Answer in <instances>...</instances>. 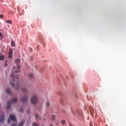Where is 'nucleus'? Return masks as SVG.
Instances as JSON below:
<instances>
[{
  "label": "nucleus",
  "mask_w": 126,
  "mask_h": 126,
  "mask_svg": "<svg viewBox=\"0 0 126 126\" xmlns=\"http://www.w3.org/2000/svg\"><path fill=\"white\" fill-rule=\"evenodd\" d=\"M11 78L12 79V82H10L11 86H12V87H15V86H16V89L17 90H19L20 85L18 84V82H17V79L18 78L17 76H15L14 74H11Z\"/></svg>",
  "instance_id": "obj_1"
},
{
  "label": "nucleus",
  "mask_w": 126,
  "mask_h": 126,
  "mask_svg": "<svg viewBox=\"0 0 126 126\" xmlns=\"http://www.w3.org/2000/svg\"><path fill=\"white\" fill-rule=\"evenodd\" d=\"M31 103H32V104H33V105H36V104L39 103V98L36 95H33L32 98L31 99Z\"/></svg>",
  "instance_id": "obj_2"
},
{
  "label": "nucleus",
  "mask_w": 126,
  "mask_h": 126,
  "mask_svg": "<svg viewBox=\"0 0 126 126\" xmlns=\"http://www.w3.org/2000/svg\"><path fill=\"white\" fill-rule=\"evenodd\" d=\"M18 99L17 97H15L12 99V101H9L7 103V106H6V110H10V105L11 103H17Z\"/></svg>",
  "instance_id": "obj_3"
},
{
  "label": "nucleus",
  "mask_w": 126,
  "mask_h": 126,
  "mask_svg": "<svg viewBox=\"0 0 126 126\" xmlns=\"http://www.w3.org/2000/svg\"><path fill=\"white\" fill-rule=\"evenodd\" d=\"M10 120H11V121H12L13 122H16V118H15V116L12 114H11L9 116V118H8V119L7 123H8V124H10Z\"/></svg>",
  "instance_id": "obj_4"
},
{
  "label": "nucleus",
  "mask_w": 126,
  "mask_h": 126,
  "mask_svg": "<svg viewBox=\"0 0 126 126\" xmlns=\"http://www.w3.org/2000/svg\"><path fill=\"white\" fill-rule=\"evenodd\" d=\"M21 101L22 103H25L28 101V96H26L21 98Z\"/></svg>",
  "instance_id": "obj_5"
},
{
  "label": "nucleus",
  "mask_w": 126,
  "mask_h": 126,
  "mask_svg": "<svg viewBox=\"0 0 126 126\" xmlns=\"http://www.w3.org/2000/svg\"><path fill=\"white\" fill-rule=\"evenodd\" d=\"M9 56L8 58L9 59H12V55L13 54V52L12 51V49L10 48L9 49V51L8 52Z\"/></svg>",
  "instance_id": "obj_6"
},
{
  "label": "nucleus",
  "mask_w": 126,
  "mask_h": 126,
  "mask_svg": "<svg viewBox=\"0 0 126 126\" xmlns=\"http://www.w3.org/2000/svg\"><path fill=\"white\" fill-rule=\"evenodd\" d=\"M4 123V115H2L0 117V123Z\"/></svg>",
  "instance_id": "obj_7"
},
{
  "label": "nucleus",
  "mask_w": 126,
  "mask_h": 126,
  "mask_svg": "<svg viewBox=\"0 0 126 126\" xmlns=\"http://www.w3.org/2000/svg\"><path fill=\"white\" fill-rule=\"evenodd\" d=\"M18 10L19 11V15H23L24 14V10H22V12H21V10H19V9H18Z\"/></svg>",
  "instance_id": "obj_8"
},
{
  "label": "nucleus",
  "mask_w": 126,
  "mask_h": 126,
  "mask_svg": "<svg viewBox=\"0 0 126 126\" xmlns=\"http://www.w3.org/2000/svg\"><path fill=\"white\" fill-rule=\"evenodd\" d=\"M35 118L36 119V120H41V119H42V118L39 117V115L38 114L35 115Z\"/></svg>",
  "instance_id": "obj_9"
},
{
  "label": "nucleus",
  "mask_w": 126,
  "mask_h": 126,
  "mask_svg": "<svg viewBox=\"0 0 126 126\" xmlns=\"http://www.w3.org/2000/svg\"><path fill=\"white\" fill-rule=\"evenodd\" d=\"M11 47H15V42H14V41H11Z\"/></svg>",
  "instance_id": "obj_10"
},
{
  "label": "nucleus",
  "mask_w": 126,
  "mask_h": 126,
  "mask_svg": "<svg viewBox=\"0 0 126 126\" xmlns=\"http://www.w3.org/2000/svg\"><path fill=\"white\" fill-rule=\"evenodd\" d=\"M21 90L24 92L25 93H28V90L26 89H23L22 88Z\"/></svg>",
  "instance_id": "obj_11"
},
{
  "label": "nucleus",
  "mask_w": 126,
  "mask_h": 126,
  "mask_svg": "<svg viewBox=\"0 0 126 126\" xmlns=\"http://www.w3.org/2000/svg\"><path fill=\"white\" fill-rule=\"evenodd\" d=\"M55 120H56V115H51V120L55 121Z\"/></svg>",
  "instance_id": "obj_12"
},
{
  "label": "nucleus",
  "mask_w": 126,
  "mask_h": 126,
  "mask_svg": "<svg viewBox=\"0 0 126 126\" xmlns=\"http://www.w3.org/2000/svg\"><path fill=\"white\" fill-rule=\"evenodd\" d=\"M6 23H8L9 24H12V21L10 20H6Z\"/></svg>",
  "instance_id": "obj_13"
},
{
  "label": "nucleus",
  "mask_w": 126,
  "mask_h": 126,
  "mask_svg": "<svg viewBox=\"0 0 126 126\" xmlns=\"http://www.w3.org/2000/svg\"><path fill=\"white\" fill-rule=\"evenodd\" d=\"M6 92L7 94H9V95H10L11 94V92H10V89H9L6 90Z\"/></svg>",
  "instance_id": "obj_14"
},
{
  "label": "nucleus",
  "mask_w": 126,
  "mask_h": 126,
  "mask_svg": "<svg viewBox=\"0 0 126 126\" xmlns=\"http://www.w3.org/2000/svg\"><path fill=\"white\" fill-rule=\"evenodd\" d=\"M15 62L16 63H20V59H16Z\"/></svg>",
  "instance_id": "obj_15"
},
{
  "label": "nucleus",
  "mask_w": 126,
  "mask_h": 126,
  "mask_svg": "<svg viewBox=\"0 0 126 126\" xmlns=\"http://www.w3.org/2000/svg\"><path fill=\"white\" fill-rule=\"evenodd\" d=\"M4 60V56L0 55V61H3Z\"/></svg>",
  "instance_id": "obj_16"
},
{
  "label": "nucleus",
  "mask_w": 126,
  "mask_h": 126,
  "mask_svg": "<svg viewBox=\"0 0 126 126\" xmlns=\"http://www.w3.org/2000/svg\"><path fill=\"white\" fill-rule=\"evenodd\" d=\"M32 126H39V124H38L37 123H33L32 124Z\"/></svg>",
  "instance_id": "obj_17"
},
{
  "label": "nucleus",
  "mask_w": 126,
  "mask_h": 126,
  "mask_svg": "<svg viewBox=\"0 0 126 126\" xmlns=\"http://www.w3.org/2000/svg\"><path fill=\"white\" fill-rule=\"evenodd\" d=\"M0 39H3V36H2V33L1 32H0Z\"/></svg>",
  "instance_id": "obj_18"
},
{
  "label": "nucleus",
  "mask_w": 126,
  "mask_h": 126,
  "mask_svg": "<svg viewBox=\"0 0 126 126\" xmlns=\"http://www.w3.org/2000/svg\"><path fill=\"white\" fill-rule=\"evenodd\" d=\"M50 102H49V101L46 102V107H49L50 106Z\"/></svg>",
  "instance_id": "obj_19"
},
{
  "label": "nucleus",
  "mask_w": 126,
  "mask_h": 126,
  "mask_svg": "<svg viewBox=\"0 0 126 126\" xmlns=\"http://www.w3.org/2000/svg\"><path fill=\"white\" fill-rule=\"evenodd\" d=\"M61 123L62 125H64L65 124V121L62 120Z\"/></svg>",
  "instance_id": "obj_20"
},
{
  "label": "nucleus",
  "mask_w": 126,
  "mask_h": 126,
  "mask_svg": "<svg viewBox=\"0 0 126 126\" xmlns=\"http://www.w3.org/2000/svg\"><path fill=\"white\" fill-rule=\"evenodd\" d=\"M29 77L32 78L33 77V74H29Z\"/></svg>",
  "instance_id": "obj_21"
},
{
  "label": "nucleus",
  "mask_w": 126,
  "mask_h": 126,
  "mask_svg": "<svg viewBox=\"0 0 126 126\" xmlns=\"http://www.w3.org/2000/svg\"><path fill=\"white\" fill-rule=\"evenodd\" d=\"M20 113H23V109L21 108L20 110L19 111Z\"/></svg>",
  "instance_id": "obj_22"
},
{
  "label": "nucleus",
  "mask_w": 126,
  "mask_h": 126,
  "mask_svg": "<svg viewBox=\"0 0 126 126\" xmlns=\"http://www.w3.org/2000/svg\"><path fill=\"white\" fill-rule=\"evenodd\" d=\"M29 51H30V52H33V49H32V48H30Z\"/></svg>",
  "instance_id": "obj_23"
},
{
  "label": "nucleus",
  "mask_w": 126,
  "mask_h": 126,
  "mask_svg": "<svg viewBox=\"0 0 126 126\" xmlns=\"http://www.w3.org/2000/svg\"><path fill=\"white\" fill-rule=\"evenodd\" d=\"M21 67L20 66V65H17V68H18V69H20Z\"/></svg>",
  "instance_id": "obj_24"
},
{
  "label": "nucleus",
  "mask_w": 126,
  "mask_h": 126,
  "mask_svg": "<svg viewBox=\"0 0 126 126\" xmlns=\"http://www.w3.org/2000/svg\"><path fill=\"white\" fill-rule=\"evenodd\" d=\"M58 94L59 96H61V95H62V93H61L60 92L58 93Z\"/></svg>",
  "instance_id": "obj_25"
},
{
  "label": "nucleus",
  "mask_w": 126,
  "mask_h": 126,
  "mask_svg": "<svg viewBox=\"0 0 126 126\" xmlns=\"http://www.w3.org/2000/svg\"><path fill=\"white\" fill-rule=\"evenodd\" d=\"M0 18H3V15H0Z\"/></svg>",
  "instance_id": "obj_26"
},
{
  "label": "nucleus",
  "mask_w": 126,
  "mask_h": 126,
  "mask_svg": "<svg viewBox=\"0 0 126 126\" xmlns=\"http://www.w3.org/2000/svg\"><path fill=\"white\" fill-rule=\"evenodd\" d=\"M7 63V62L5 61V64H4V66H7V63Z\"/></svg>",
  "instance_id": "obj_27"
},
{
  "label": "nucleus",
  "mask_w": 126,
  "mask_h": 126,
  "mask_svg": "<svg viewBox=\"0 0 126 126\" xmlns=\"http://www.w3.org/2000/svg\"><path fill=\"white\" fill-rule=\"evenodd\" d=\"M17 72H19V70H16L15 71V73H17Z\"/></svg>",
  "instance_id": "obj_28"
},
{
  "label": "nucleus",
  "mask_w": 126,
  "mask_h": 126,
  "mask_svg": "<svg viewBox=\"0 0 126 126\" xmlns=\"http://www.w3.org/2000/svg\"><path fill=\"white\" fill-rule=\"evenodd\" d=\"M31 61H33V57H31Z\"/></svg>",
  "instance_id": "obj_29"
},
{
  "label": "nucleus",
  "mask_w": 126,
  "mask_h": 126,
  "mask_svg": "<svg viewBox=\"0 0 126 126\" xmlns=\"http://www.w3.org/2000/svg\"><path fill=\"white\" fill-rule=\"evenodd\" d=\"M50 126H54V125L53 124H50Z\"/></svg>",
  "instance_id": "obj_30"
},
{
  "label": "nucleus",
  "mask_w": 126,
  "mask_h": 126,
  "mask_svg": "<svg viewBox=\"0 0 126 126\" xmlns=\"http://www.w3.org/2000/svg\"><path fill=\"white\" fill-rule=\"evenodd\" d=\"M44 121H46V119L45 118H44Z\"/></svg>",
  "instance_id": "obj_31"
},
{
  "label": "nucleus",
  "mask_w": 126,
  "mask_h": 126,
  "mask_svg": "<svg viewBox=\"0 0 126 126\" xmlns=\"http://www.w3.org/2000/svg\"><path fill=\"white\" fill-rule=\"evenodd\" d=\"M41 109H42V108L41 107H40Z\"/></svg>",
  "instance_id": "obj_32"
},
{
  "label": "nucleus",
  "mask_w": 126,
  "mask_h": 126,
  "mask_svg": "<svg viewBox=\"0 0 126 126\" xmlns=\"http://www.w3.org/2000/svg\"><path fill=\"white\" fill-rule=\"evenodd\" d=\"M1 0H0V1Z\"/></svg>",
  "instance_id": "obj_33"
}]
</instances>
